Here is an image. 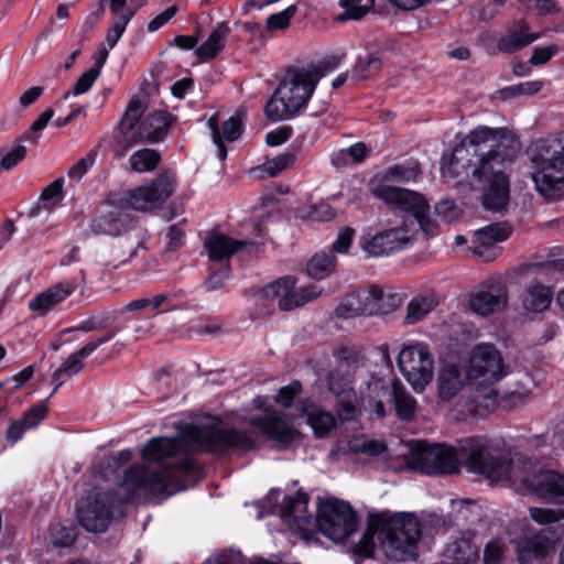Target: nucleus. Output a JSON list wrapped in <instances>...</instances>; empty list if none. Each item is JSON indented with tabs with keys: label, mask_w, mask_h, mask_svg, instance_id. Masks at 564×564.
<instances>
[{
	"label": "nucleus",
	"mask_w": 564,
	"mask_h": 564,
	"mask_svg": "<svg viewBox=\"0 0 564 564\" xmlns=\"http://www.w3.org/2000/svg\"><path fill=\"white\" fill-rule=\"evenodd\" d=\"M552 291L540 282H532L523 297V307L533 313H541L549 308L552 302Z\"/></svg>",
	"instance_id": "f704fd0d"
},
{
	"label": "nucleus",
	"mask_w": 564,
	"mask_h": 564,
	"mask_svg": "<svg viewBox=\"0 0 564 564\" xmlns=\"http://www.w3.org/2000/svg\"><path fill=\"white\" fill-rule=\"evenodd\" d=\"M340 59L332 56L317 64L290 67L272 97L265 105V116L271 121L294 117L311 99L317 83L333 72Z\"/></svg>",
	"instance_id": "7ed1b4c3"
},
{
	"label": "nucleus",
	"mask_w": 564,
	"mask_h": 564,
	"mask_svg": "<svg viewBox=\"0 0 564 564\" xmlns=\"http://www.w3.org/2000/svg\"><path fill=\"white\" fill-rule=\"evenodd\" d=\"M529 514L532 520L541 525L555 523L564 519L563 509L532 507L529 509Z\"/></svg>",
	"instance_id": "3c124183"
},
{
	"label": "nucleus",
	"mask_w": 564,
	"mask_h": 564,
	"mask_svg": "<svg viewBox=\"0 0 564 564\" xmlns=\"http://www.w3.org/2000/svg\"><path fill=\"white\" fill-rule=\"evenodd\" d=\"M252 434L220 424H189L175 437H153L142 449L143 464L130 466L120 487L127 500L167 497L196 480L199 469L189 455L193 451L223 453L226 449L249 451Z\"/></svg>",
	"instance_id": "f257e3e1"
},
{
	"label": "nucleus",
	"mask_w": 564,
	"mask_h": 564,
	"mask_svg": "<svg viewBox=\"0 0 564 564\" xmlns=\"http://www.w3.org/2000/svg\"><path fill=\"white\" fill-rule=\"evenodd\" d=\"M99 75L100 74H98L97 69L89 68L78 77L72 91H67L64 95V98H68L69 95L78 96L87 93L91 88L96 79L99 77Z\"/></svg>",
	"instance_id": "bf43d9fd"
},
{
	"label": "nucleus",
	"mask_w": 564,
	"mask_h": 564,
	"mask_svg": "<svg viewBox=\"0 0 564 564\" xmlns=\"http://www.w3.org/2000/svg\"><path fill=\"white\" fill-rule=\"evenodd\" d=\"M501 445L485 436L466 437L458 442L459 458L469 471L484 475L492 481L507 478L510 473L514 477L517 468L511 467Z\"/></svg>",
	"instance_id": "423d86ee"
},
{
	"label": "nucleus",
	"mask_w": 564,
	"mask_h": 564,
	"mask_svg": "<svg viewBox=\"0 0 564 564\" xmlns=\"http://www.w3.org/2000/svg\"><path fill=\"white\" fill-rule=\"evenodd\" d=\"M128 215L118 206L107 205L95 213L90 229L96 235L117 236L124 228Z\"/></svg>",
	"instance_id": "a878e982"
},
{
	"label": "nucleus",
	"mask_w": 564,
	"mask_h": 564,
	"mask_svg": "<svg viewBox=\"0 0 564 564\" xmlns=\"http://www.w3.org/2000/svg\"><path fill=\"white\" fill-rule=\"evenodd\" d=\"M398 367L415 391H423L434 373V358L430 346L422 341L403 344L398 355Z\"/></svg>",
	"instance_id": "6e6552de"
},
{
	"label": "nucleus",
	"mask_w": 564,
	"mask_h": 564,
	"mask_svg": "<svg viewBox=\"0 0 564 564\" xmlns=\"http://www.w3.org/2000/svg\"><path fill=\"white\" fill-rule=\"evenodd\" d=\"M460 463L458 447L446 445L416 446L408 457V464L412 469L427 475L456 474L459 471Z\"/></svg>",
	"instance_id": "9b49d317"
},
{
	"label": "nucleus",
	"mask_w": 564,
	"mask_h": 564,
	"mask_svg": "<svg viewBox=\"0 0 564 564\" xmlns=\"http://www.w3.org/2000/svg\"><path fill=\"white\" fill-rule=\"evenodd\" d=\"M338 3L344 12L336 15L335 20L345 22L364 18L375 6V0H339Z\"/></svg>",
	"instance_id": "ea45409f"
},
{
	"label": "nucleus",
	"mask_w": 564,
	"mask_h": 564,
	"mask_svg": "<svg viewBox=\"0 0 564 564\" xmlns=\"http://www.w3.org/2000/svg\"><path fill=\"white\" fill-rule=\"evenodd\" d=\"M113 501V496L109 492L89 494L77 503L79 524L89 532H105L112 519Z\"/></svg>",
	"instance_id": "2eb2a0df"
},
{
	"label": "nucleus",
	"mask_w": 564,
	"mask_h": 564,
	"mask_svg": "<svg viewBox=\"0 0 564 564\" xmlns=\"http://www.w3.org/2000/svg\"><path fill=\"white\" fill-rule=\"evenodd\" d=\"M144 111L145 106L140 99H132L129 102V106L120 121V130L124 137L126 143L127 139H129L131 134L135 133V126L139 122L141 116L144 113Z\"/></svg>",
	"instance_id": "a19ab883"
},
{
	"label": "nucleus",
	"mask_w": 564,
	"mask_h": 564,
	"mask_svg": "<svg viewBox=\"0 0 564 564\" xmlns=\"http://www.w3.org/2000/svg\"><path fill=\"white\" fill-rule=\"evenodd\" d=\"M373 303L372 285H370L345 295L335 313L337 317L345 319L360 315H377L379 308Z\"/></svg>",
	"instance_id": "b1692460"
},
{
	"label": "nucleus",
	"mask_w": 564,
	"mask_h": 564,
	"mask_svg": "<svg viewBox=\"0 0 564 564\" xmlns=\"http://www.w3.org/2000/svg\"><path fill=\"white\" fill-rule=\"evenodd\" d=\"M116 332L110 330L106 335L87 341L80 349L69 355L56 369L52 376L54 382H57L53 392L66 381L68 378L77 375L84 368L83 360L90 356L99 346L113 338Z\"/></svg>",
	"instance_id": "412c9836"
},
{
	"label": "nucleus",
	"mask_w": 564,
	"mask_h": 564,
	"mask_svg": "<svg viewBox=\"0 0 564 564\" xmlns=\"http://www.w3.org/2000/svg\"><path fill=\"white\" fill-rule=\"evenodd\" d=\"M78 288L79 282L76 278L66 279L52 284L46 290L31 299L29 302V308L39 316H44L74 294Z\"/></svg>",
	"instance_id": "aec40b11"
},
{
	"label": "nucleus",
	"mask_w": 564,
	"mask_h": 564,
	"mask_svg": "<svg viewBox=\"0 0 564 564\" xmlns=\"http://www.w3.org/2000/svg\"><path fill=\"white\" fill-rule=\"evenodd\" d=\"M98 153L99 147H95L84 158L78 160L73 166L69 167L67 172L68 178L75 181L82 180L88 170L96 163Z\"/></svg>",
	"instance_id": "de8ad7c7"
},
{
	"label": "nucleus",
	"mask_w": 564,
	"mask_h": 564,
	"mask_svg": "<svg viewBox=\"0 0 564 564\" xmlns=\"http://www.w3.org/2000/svg\"><path fill=\"white\" fill-rule=\"evenodd\" d=\"M308 496L297 492L286 497L281 508V518L291 530L306 536L315 529L316 519L307 511Z\"/></svg>",
	"instance_id": "f3484780"
},
{
	"label": "nucleus",
	"mask_w": 564,
	"mask_h": 564,
	"mask_svg": "<svg viewBox=\"0 0 564 564\" xmlns=\"http://www.w3.org/2000/svg\"><path fill=\"white\" fill-rule=\"evenodd\" d=\"M521 485L538 498L546 501L564 503V475L551 470L536 468L531 460L522 463V470L514 476Z\"/></svg>",
	"instance_id": "f8f14e48"
},
{
	"label": "nucleus",
	"mask_w": 564,
	"mask_h": 564,
	"mask_svg": "<svg viewBox=\"0 0 564 564\" xmlns=\"http://www.w3.org/2000/svg\"><path fill=\"white\" fill-rule=\"evenodd\" d=\"M475 532L460 533L452 542L447 543L445 554L457 562H475L479 558V546L474 541Z\"/></svg>",
	"instance_id": "2f4dec72"
},
{
	"label": "nucleus",
	"mask_w": 564,
	"mask_h": 564,
	"mask_svg": "<svg viewBox=\"0 0 564 564\" xmlns=\"http://www.w3.org/2000/svg\"><path fill=\"white\" fill-rule=\"evenodd\" d=\"M63 184L64 180L59 177L43 188L40 195V202L43 203L44 208L50 209L51 206L55 205L61 199Z\"/></svg>",
	"instance_id": "5fc2aeb1"
},
{
	"label": "nucleus",
	"mask_w": 564,
	"mask_h": 564,
	"mask_svg": "<svg viewBox=\"0 0 564 564\" xmlns=\"http://www.w3.org/2000/svg\"><path fill=\"white\" fill-rule=\"evenodd\" d=\"M133 14L134 10H128L115 20L112 26L108 30L106 35V44L109 48L115 47V45L118 43Z\"/></svg>",
	"instance_id": "09e8293b"
},
{
	"label": "nucleus",
	"mask_w": 564,
	"mask_h": 564,
	"mask_svg": "<svg viewBox=\"0 0 564 564\" xmlns=\"http://www.w3.org/2000/svg\"><path fill=\"white\" fill-rule=\"evenodd\" d=\"M175 176L162 173L147 185L132 189L127 195V204L139 212H150L160 207L175 189Z\"/></svg>",
	"instance_id": "dca6fc26"
},
{
	"label": "nucleus",
	"mask_w": 564,
	"mask_h": 564,
	"mask_svg": "<svg viewBox=\"0 0 564 564\" xmlns=\"http://www.w3.org/2000/svg\"><path fill=\"white\" fill-rule=\"evenodd\" d=\"M250 423L280 446H288L295 435L293 426L274 411L265 415L251 417Z\"/></svg>",
	"instance_id": "393cba45"
},
{
	"label": "nucleus",
	"mask_w": 564,
	"mask_h": 564,
	"mask_svg": "<svg viewBox=\"0 0 564 564\" xmlns=\"http://www.w3.org/2000/svg\"><path fill=\"white\" fill-rule=\"evenodd\" d=\"M381 59L375 55H367L365 58H359L352 68V76L357 79H369L376 76L381 70Z\"/></svg>",
	"instance_id": "c03bdc74"
},
{
	"label": "nucleus",
	"mask_w": 564,
	"mask_h": 564,
	"mask_svg": "<svg viewBox=\"0 0 564 564\" xmlns=\"http://www.w3.org/2000/svg\"><path fill=\"white\" fill-rule=\"evenodd\" d=\"M517 135L507 128L479 126L469 131L454 148L449 162L443 166L444 176L488 182L482 194L487 210L501 212L509 200V182L502 169L520 152Z\"/></svg>",
	"instance_id": "f03ea898"
},
{
	"label": "nucleus",
	"mask_w": 564,
	"mask_h": 564,
	"mask_svg": "<svg viewBox=\"0 0 564 564\" xmlns=\"http://www.w3.org/2000/svg\"><path fill=\"white\" fill-rule=\"evenodd\" d=\"M467 379L491 386L507 375L500 351L491 344H479L470 352Z\"/></svg>",
	"instance_id": "4468645a"
},
{
	"label": "nucleus",
	"mask_w": 564,
	"mask_h": 564,
	"mask_svg": "<svg viewBox=\"0 0 564 564\" xmlns=\"http://www.w3.org/2000/svg\"><path fill=\"white\" fill-rule=\"evenodd\" d=\"M138 247L139 243L134 246L133 243H129L128 241L118 242V245L115 246L102 260L101 271L104 273H110L113 270L118 269L121 264H124L137 254Z\"/></svg>",
	"instance_id": "4c0bfd02"
},
{
	"label": "nucleus",
	"mask_w": 564,
	"mask_h": 564,
	"mask_svg": "<svg viewBox=\"0 0 564 564\" xmlns=\"http://www.w3.org/2000/svg\"><path fill=\"white\" fill-rule=\"evenodd\" d=\"M416 235L414 221L403 219L373 235L366 240L362 248L371 257L389 256L412 246Z\"/></svg>",
	"instance_id": "ddd939ff"
},
{
	"label": "nucleus",
	"mask_w": 564,
	"mask_h": 564,
	"mask_svg": "<svg viewBox=\"0 0 564 564\" xmlns=\"http://www.w3.org/2000/svg\"><path fill=\"white\" fill-rule=\"evenodd\" d=\"M511 235V228L506 224H491L475 232L473 253L484 262H491L501 252L499 242Z\"/></svg>",
	"instance_id": "a211bd4d"
},
{
	"label": "nucleus",
	"mask_w": 564,
	"mask_h": 564,
	"mask_svg": "<svg viewBox=\"0 0 564 564\" xmlns=\"http://www.w3.org/2000/svg\"><path fill=\"white\" fill-rule=\"evenodd\" d=\"M373 195L391 208L411 214L415 219L414 224H417L426 236L433 237L437 234L438 226L430 218V205L422 194L406 188L379 185L373 189Z\"/></svg>",
	"instance_id": "0eeeda50"
},
{
	"label": "nucleus",
	"mask_w": 564,
	"mask_h": 564,
	"mask_svg": "<svg viewBox=\"0 0 564 564\" xmlns=\"http://www.w3.org/2000/svg\"><path fill=\"white\" fill-rule=\"evenodd\" d=\"M356 231L351 227H345L340 229L337 238L332 243L330 249L328 251H330L333 254H346L349 251V248L352 243Z\"/></svg>",
	"instance_id": "052dcab7"
},
{
	"label": "nucleus",
	"mask_w": 564,
	"mask_h": 564,
	"mask_svg": "<svg viewBox=\"0 0 564 564\" xmlns=\"http://www.w3.org/2000/svg\"><path fill=\"white\" fill-rule=\"evenodd\" d=\"M26 155V148L24 145H17L10 152L6 153L0 160V171L11 170L18 165Z\"/></svg>",
	"instance_id": "338daca9"
},
{
	"label": "nucleus",
	"mask_w": 564,
	"mask_h": 564,
	"mask_svg": "<svg viewBox=\"0 0 564 564\" xmlns=\"http://www.w3.org/2000/svg\"><path fill=\"white\" fill-rule=\"evenodd\" d=\"M295 278L283 276L253 292L252 295L257 303L267 301L265 306L268 307L272 305L274 300H278L280 310L292 311L314 301L322 294L321 289L316 285L295 289Z\"/></svg>",
	"instance_id": "1a4fd4ad"
},
{
	"label": "nucleus",
	"mask_w": 564,
	"mask_h": 564,
	"mask_svg": "<svg viewBox=\"0 0 564 564\" xmlns=\"http://www.w3.org/2000/svg\"><path fill=\"white\" fill-rule=\"evenodd\" d=\"M507 546L500 538H494L486 543L484 564H505Z\"/></svg>",
	"instance_id": "49530a36"
},
{
	"label": "nucleus",
	"mask_w": 564,
	"mask_h": 564,
	"mask_svg": "<svg viewBox=\"0 0 564 564\" xmlns=\"http://www.w3.org/2000/svg\"><path fill=\"white\" fill-rule=\"evenodd\" d=\"M467 375L456 365H445L437 377L438 397L452 400L464 387Z\"/></svg>",
	"instance_id": "7c9ffc66"
},
{
	"label": "nucleus",
	"mask_w": 564,
	"mask_h": 564,
	"mask_svg": "<svg viewBox=\"0 0 564 564\" xmlns=\"http://www.w3.org/2000/svg\"><path fill=\"white\" fill-rule=\"evenodd\" d=\"M326 381L327 388L334 397L354 389L351 380L337 369L329 371Z\"/></svg>",
	"instance_id": "864d4df0"
},
{
	"label": "nucleus",
	"mask_w": 564,
	"mask_h": 564,
	"mask_svg": "<svg viewBox=\"0 0 564 564\" xmlns=\"http://www.w3.org/2000/svg\"><path fill=\"white\" fill-rule=\"evenodd\" d=\"M552 543L542 532L522 538L517 545L519 564H545Z\"/></svg>",
	"instance_id": "bb28decb"
},
{
	"label": "nucleus",
	"mask_w": 564,
	"mask_h": 564,
	"mask_svg": "<svg viewBox=\"0 0 564 564\" xmlns=\"http://www.w3.org/2000/svg\"><path fill=\"white\" fill-rule=\"evenodd\" d=\"M497 391L489 387L484 392H477L471 397V401L467 406L466 413L475 415L478 413L480 406H489V402L492 404L497 399Z\"/></svg>",
	"instance_id": "6e6d98bb"
},
{
	"label": "nucleus",
	"mask_w": 564,
	"mask_h": 564,
	"mask_svg": "<svg viewBox=\"0 0 564 564\" xmlns=\"http://www.w3.org/2000/svg\"><path fill=\"white\" fill-rule=\"evenodd\" d=\"M469 307L481 316H488L507 307L508 290L500 282H492L469 297Z\"/></svg>",
	"instance_id": "5701e85b"
},
{
	"label": "nucleus",
	"mask_w": 564,
	"mask_h": 564,
	"mask_svg": "<svg viewBox=\"0 0 564 564\" xmlns=\"http://www.w3.org/2000/svg\"><path fill=\"white\" fill-rule=\"evenodd\" d=\"M230 29L226 23H218L206 41L196 48V55L200 59H212L225 47Z\"/></svg>",
	"instance_id": "72a5a7b5"
},
{
	"label": "nucleus",
	"mask_w": 564,
	"mask_h": 564,
	"mask_svg": "<svg viewBox=\"0 0 564 564\" xmlns=\"http://www.w3.org/2000/svg\"><path fill=\"white\" fill-rule=\"evenodd\" d=\"M529 153L536 191L546 199H560L564 195V133L535 141Z\"/></svg>",
	"instance_id": "20e7f679"
},
{
	"label": "nucleus",
	"mask_w": 564,
	"mask_h": 564,
	"mask_svg": "<svg viewBox=\"0 0 564 564\" xmlns=\"http://www.w3.org/2000/svg\"><path fill=\"white\" fill-rule=\"evenodd\" d=\"M558 52L557 45H550L545 47H535L529 59V63L534 66L547 63Z\"/></svg>",
	"instance_id": "774afa93"
},
{
	"label": "nucleus",
	"mask_w": 564,
	"mask_h": 564,
	"mask_svg": "<svg viewBox=\"0 0 564 564\" xmlns=\"http://www.w3.org/2000/svg\"><path fill=\"white\" fill-rule=\"evenodd\" d=\"M375 534L378 535V532L376 527L372 524L371 518L368 530L362 534L361 539L355 546V552L366 557L371 556L375 551Z\"/></svg>",
	"instance_id": "e2e57ef3"
},
{
	"label": "nucleus",
	"mask_w": 564,
	"mask_h": 564,
	"mask_svg": "<svg viewBox=\"0 0 564 564\" xmlns=\"http://www.w3.org/2000/svg\"><path fill=\"white\" fill-rule=\"evenodd\" d=\"M243 128V113L236 112L228 118L224 123L220 131L223 140L232 142L236 141L242 133Z\"/></svg>",
	"instance_id": "8fccbe9b"
},
{
	"label": "nucleus",
	"mask_w": 564,
	"mask_h": 564,
	"mask_svg": "<svg viewBox=\"0 0 564 564\" xmlns=\"http://www.w3.org/2000/svg\"><path fill=\"white\" fill-rule=\"evenodd\" d=\"M301 412L306 416V421L317 437L326 436L336 425V416L308 399L300 402Z\"/></svg>",
	"instance_id": "c85d7f7f"
},
{
	"label": "nucleus",
	"mask_w": 564,
	"mask_h": 564,
	"mask_svg": "<svg viewBox=\"0 0 564 564\" xmlns=\"http://www.w3.org/2000/svg\"><path fill=\"white\" fill-rule=\"evenodd\" d=\"M369 395L364 397V404L367 402L373 405V411L379 419L384 417L386 409L383 398L390 395V390L381 381H373L368 384Z\"/></svg>",
	"instance_id": "37998d69"
},
{
	"label": "nucleus",
	"mask_w": 564,
	"mask_h": 564,
	"mask_svg": "<svg viewBox=\"0 0 564 564\" xmlns=\"http://www.w3.org/2000/svg\"><path fill=\"white\" fill-rule=\"evenodd\" d=\"M539 33L532 32L529 24L519 20L507 31V34L498 41V48L503 53H513L523 48L539 39Z\"/></svg>",
	"instance_id": "cd10ccee"
},
{
	"label": "nucleus",
	"mask_w": 564,
	"mask_h": 564,
	"mask_svg": "<svg viewBox=\"0 0 564 564\" xmlns=\"http://www.w3.org/2000/svg\"><path fill=\"white\" fill-rule=\"evenodd\" d=\"M315 527L326 538L340 542L356 531L357 516L348 503L328 499L318 507Z\"/></svg>",
	"instance_id": "9d476101"
},
{
	"label": "nucleus",
	"mask_w": 564,
	"mask_h": 564,
	"mask_svg": "<svg viewBox=\"0 0 564 564\" xmlns=\"http://www.w3.org/2000/svg\"><path fill=\"white\" fill-rule=\"evenodd\" d=\"M262 243L248 240L234 239L225 234L209 232L205 240V248L213 261H221L242 250L249 253L259 252Z\"/></svg>",
	"instance_id": "4be33fe9"
},
{
	"label": "nucleus",
	"mask_w": 564,
	"mask_h": 564,
	"mask_svg": "<svg viewBox=\"0 0 564 564\" xmlns=\"http://www.w3.org/2000/svg\"><path fill=\"white\" fill-rule=\"evenodd\" d=\"M336 265V256L330 251L323 250L311 258L306 264V272L314 280H323L335 271Z\"/></svg>",
	"instance_id": "e433bc0d"
},
{
	"label": "nucleus",
	"mask_w": 564,
	"mask_h": 564,
	"mask_svg": "<svg viewBox=\"0 0 564 564\" xmlns=\"http://www.w3.org/2000/svg\"><path fill=\"white\" fill-rule=\"evenodd\" d=\"M335 400V411L339 421H355L361 415L364 398H358L355 389L341 392Z\"/></svg>",
	"instance_id": "473e14b6"
},
{
	"label": "nucleus",
	"mask_w": 564,
	"mask_h": 564,
	"mask_svg": "<svg viewBox=\"0 0 564 564\" xmlns=\"http://www.w3.org/2000/svg\"><path fill=\"white\" fill-rule=\"evenodd\" d=\"M350 449L354 453H364L370 456H379L387 451V445L383 442L376 440H356L350 444Z\"/></svg>",
	"instance_id": "4d7b16f0"
},
{
	"label": "nucleus",
	"mask_w": 564,
	"mask_h": 564,
	"mask_svg": "<svg viewBox=\"0 0 564 564\" xmlns=\"http://www.w3.org/2000/svg\"><path fill=\"white\" fill-rule=\"evenodd\" d=\"M161 155L154 149H141L129 159L131 170L138 173L153 171L160 163Z\"/></svg>",
	"instance_id": "79ce46f5"
},
{
	"label": "nucleus",
	"mask_w": 564,
	"mask_h": 564,
	"mask_svg": "<svg viewBox=\"0 0 564 564\" xmlns=\"http://www.w3.org/2000/svg\"><path fill=\"white\" fill-rule=\"evenodd\" d=\"M296 12L295 6H290L285 10L271 14L267 20L268 30H283L289 26L290 20Z\"/></svg>",
	"instance_id": "0e129e2a"
},
{
	"label": "nucleus",
	"mask_w": 564,
	"mask_h": 564,
	"mask_svg": "<svg viewBox=\"0 0 564 564\" xmlns=\"http://www.w3.org/2000/svg\"><path fill=\"white\" fill-rule=\"evenodd\" d=\"M173 122V117L164 111L149 113L137 128L135 133L127 139V145L132 147L139 143H156L162 141Z\"/></svg>",
	"instance_id": "6ab92c4d"
},
{
	"label": "nucleus",
	"mask_w": 564,
	"mask_h": 564,
	"mask_svg": "<svg viewBox=\"0 0 564 564\" xmlns=\"http://www.w3.org/2000/svg\"><path fill=\"white\" fill-rule=\"evenodd\" d=\"M182 295V292L158 293L150 297L151 307L156 310V313L174 311L182 308V305L174 302V300Z\"/></svg>",
	"instance_id": "603ef678"
},
{
	"label": "nucleus",
	"mask_w": 564,
	"mask_h": 564,
	"mask_svg": "<svg viewBox=\"0 0 564 564\" xmlns=\"http://www.w3.org/2000/svg\"><path fill=\"white\" fill-rule=\"evenodd\" d=\"M302 390V383L299 380H294L279 390L275 401L284 408H290L293 400L301 394Z\"/></svg>",
	"instance_id": "69168bd1"
},
{
	"label": "nucleus",
	"mask_w": 564,
	"mask_h": 564,
	"mask_svg": "<svg viewBox=\"0 0 564 564\" xmlns=\"http://www.w3.org/2000/svg\"><path fill=\"white\" fill-rule=\"evenodd\" d=\"M373 304L378 306L380 315L389 314L395 311L400 304V297L394 293H386L380 286L372 285Z\"/></svg>",
	"instance_id": "a18cd8bd"
},
{
	"label": "nucleus",
	"mask_w": 564,
	"mask_h": 564,
	"mask_svg": "<svg viewBox=\"0 0 564 564\" xmlns=\"http://www.w3.org/2000/svg\"><path fill=\"white\" fill-rule=\"evenodd\" d=\"M438 304L434 294H424L413 297L408 306L404 316L405 325H414L425 318Z\"/></svg>",
	"instance_id": "c9c22d12"
},
{
	"label": "nucleus",
	"mask_w": 564,
	"mask_h": 564,
	"mask_svg": "<svg viewBox=\"0 0 564 564\" xmlns=\"http://www.w3.org/2000/svg\"><path fill=\"white\" fill-rule=\"evenodd\" d=\"M543 86L544 84L541 80H531L509 86L502 90V94L507 97H514L520 95L532 96L539 93Z\"/></svg>",
	"instance_id": "13d9d810"
},
{
	"label": "nucleus",
	"mask_w": 564,
	"mask_h": 564,
	"mask_svg": "<svg viewBox=\"0 0 564 564\" xmlns=\"http://www.w3.org/2000/svg\"><path fill=\"white\" fill-rule=\"evenodd\" d=\"M294 162V155L293 154H281L272 160H269L263 165V171L268 174L270 177H274L281 172L285 171L289 166H291Z\"/></svg>",
	"instance_id": "680f3d73"
},
{
	"label": "nucleus",
	"mask_w": 564,
	"mask_h": 564,
	"mask_svg": "<svg viewBox=\"0 0 564 564\" xmlns=\"http://www.w3.org/2000/svg\"><path fill=\"white\" fill-rule=\"evenodd\" d=\"M390 395L393 398L398 416L401 420H411L416 410L415 399L399 382L392 383Z\"/></svg>",
	"instance_id": "58836bf2"
},
{
	"label": "nucleus",
	"mask_w": 564,
	"mask_h": 564,
	"mask_svg": "<svg viewBox=\"0 0 564 564\" xmlns=\"http://www.w3.org/2000/svg\"><path fill=\"white\" fill-rule=\"evenodd\" d=\"M372 524L389 557L405 561L415 556L421 525L414 514L380 512L372 517Z\"/></svg>",
	"instance_id": "39448f33"
},
{
	"label": "nucleus",
	"mask_w": 564,
	"mask_h": 564,
	"mask_svg": "<svg viewBox=\"0 0 564 564\" xmlns=\"http://www.w3.org/2000/svg\"><path fill=\"white\" fill-rule=\"evenodd\" d=\"M48 408L44 403L36 404L29 409L22 417L13 421L6 432V438L9 443L14 444L20 441L24 433L35 429L47 415Z\"/></svg>",
	"instance_id": "c756f323"
}]
</instances>
